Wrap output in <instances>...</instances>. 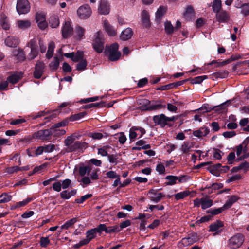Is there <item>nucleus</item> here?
Returning <instances> with one entry per match:
<instances>
[{
    "mask_svg": "<svg viewBox=\"0 0 249 249\" xmlns=\"http://www.w3.org/2000/svg\"><path fill=\"white\" fill-rule=\"evenodd\" d=\"M107 227L104 224H100L98 227L95 228L97 233H101L102 231H105L106 233Z\"/></svg>",
    "mask_w": 249,
    "mask_h": 249,
    "instance_id": "4d7b16f0",
    "label": "nucleus"
},
{
    "mask_svg": "<svg viewBox=\"0 0 249 249\" xmlns=\"http://www.w3.org/2000/svg\"><path fill=\"white\" fill-rule=\"evenodd\" d=\"M53 133L52 130L48 129L41 130L35 133L33 136V138L40 139L41 140H47L48 137Z\"/></svg>",
    "mask_w": 249,
    "mask_h": 249,
    "instance_id": "ddd939ff",
    "label": "nucleus"
},
{
    "mask_svg": "<svg viewBox=\"0 0 249 249\" xmlns=\"http://www.w3.org/2000/svg\"><path fill=\"white\" fill-rule=\"evenodd\" d=\"M193 147V145L189 142H184L180 147V150L183 153H188Z\"/></svg>",
    "mask_w": 249,
    "mask_h": 249,
    "instance_id": "f704fd0d",
    "label": "nucleus"
},
{
    "mask_svg": "<svg viewBox=\"0 0 249 249\" xmlns=\"http://www.w3.org/2000/svg\"><path fill=\"white\" fill-rule=\"evenodd\" d=\"M156 170L160 174H164L165 172V167L162 163H160L157 165Z\"/></svg>",
    "mask_w": 249,
    "mask_h": 249,
    "instance_id": "69168bd1",
    "label": "nucleus"
},
{
    "mask_svg": "<svg viewBox=\"0 0 249 249\" xmlns=\"http://www.w3.org/2000/svg\"><path fill=\"white\" fill-rule=\"evenodd\" d=\"M12 54L19 62H22L25 59V54L21 49H15L13 51Z\"/></svg>",
    "mask_w": 249,
    "mask_h": 249,
    "instance_id": "4be33fe9",
    "label": "nucleus"
},
{
    "mask_svg": "<svg viewBox=\"0 0 249 249\" xmlns=\"http://www.w3.org/2000/svg\"><path fill=\"white\" fill-rule=\"evenodd\" d=\"M16 24L18 27L22 30L26 29L31 26V22L27 20H18Z\"/></svg>",
    "mask_w": 249,
    "mask_h": 249,
    "instance_id": "c85d7f7f",
    "label": "nucleus"
},
{
    "mask_svg": "<svg viewBox=\"0 0 249 249\" xmlns=\"http://www.w3.org/2000/svg\"><path fill=\"white\" fill-rule=\"evenodd\" d=\"M238 199V197L236 196H231L229 199L226 202L225 204L223 205L226 209L231 207L232 205L235 203Z\"/></svg>",
    "mask_w": 249,
    "mask_h": 249,
    "instance_id": "473e14b6",
    "label": "nucleus"
},
{
    "mask_svg": "<svg viewBox=\"0 0 249 249\" xmlns=\"http://www.w3.org/2000/svg\"><path fill=\"white\" fill-rule=\"evenodd\" d=\"M59 65V59L57 57H54V60L50 64V67L52 70H56Z\"/></svg>",
    "mask_w": 249,
    "mask_h": 249,
    "instance_id": "8fccbe9b",
    "label": "nucleus"
},
{
    "mask_svg": "<svg viewBox=\"0 0 249 249\" xmlns=\"http://www.w3.org/2000/svg\"><path fill=\"white\" fill-rule=\"evenodd\" d=\"M207 78V76H206V75L197 76V77H195L194 78L192 79L191 80V83L192 84H200L204 79H206Z\"/></svg>",
    "mask_w": 249,
    "mask_h": 249,
    "instance_id": "49530a36",
    "label": "nucleus"
},
{
    "mask_svg": "<svg viewBox=\"0 0 249 249\" xmlns=\"http://www.w3.org/2000/svg\"><path fill=\"white\" fill-rule=\"evenodd\" d=\"M92 11L88 4H84L79 7L77 10L78 16L81 19H87L91 15Z\"/></svg>",
    "mask_w": 249,
    "mask_h": 249,
    "instance_id": "20e7f679",
    "label": "nucleus"
},
{
    "mask_svg": "<svg viewBox=\"0 0 249 249\" xmlns=\"http://www.w3.org/2000/svg\"><path fill=\"white\" fill-rule=\"evenodd\" d=\"M148 194L151 200L155 203H158L164 196L162 193H159L157 190L154 189L150 190Z\"/></svg>",
    "mask_w": 249,
    "mask_h": 249,
    "instance_id": "dca6fc26",
    "label": "nucleus"
},
{
    "mask_svg": "<svg viewBox=\"0 0 249 249\" xmlns=\"http://www.w3.org/2000/svg\"><path fill=\"white\" fill-rule=\"evenodd\" d=\"M73 33V28L69 21H66L62 29V35L64 38H68L71 36Z\"/></svg>",
    "mask_w": 249,
    "mask_h": 249,
    "instance_id": "9b49d317",
    "label": "nucleus"
},
{
    "mask_svg": "<svg viewBox=\"0 0 249 249\" xmlns=\"http://www.w3.org/2000/svg\"><path fill=\"white\" fill-rule=\"evenodd\" d=\"M59 19L56 15H53L49 19V24L52 28H56L59 25Z\"/></svg>",
    "mask_w": 249,
    "mask_h": 249,
    "instance_id": "cd10ccee",
    "label": "nucleus"
},
{
    "mask_svg": "<svg viewBox=\"0 0 249 249\" xmlns=\"http://www.w3.org/2000/svg\"><path fill=\"white\" fill-rule=\"evenodd\" d=\"M106 176L107 178L112 179L116 178L120 176L119 175H117L115 172L113 171L107 172L106 173Z\"/></svg>",
    "mask_w": 249,
    "mask_h": 249,
    "instance_id": "774afa93",
    "label": "nucleus"
},
{
    "mask_svg": "<svg viewBox=\"0 0 249 249\" xmlns=\"http://www.w3.org/2000/svg\"><path fill=\"white\" fill-rule=\"evenodd\" d=\"M30 6L27 0H18L17 1L16 9L19 14L27 13L30 10Z\"/></svg>",
    "mask_w": 249,
    "mask_h": 249,
    "instance_id": "39448f33",
    "label": "nucleus"
},
{
    "mask_svg": "<svg viewBox=\"0 0 249 249\" xmlns=\"http://www.w3.org/2000/svg\"><path fill=\"white\" fill-rule=\"evenodd\" d=\"M120 56V52H111L109 53L108 59L111 61H114L119 59Z\"/></svg>",
    "mask_w": 249,
    "mask_h": 249,
    "instance_id": "a19ab883",
    "label": "nucleus"
},
{
    "mask_svg": "<svg viewBox=\"0 0 249 249\" xmlns=\"http://www.w3.org/2000/svg\"><path fill=\"white\" fill-rule=\"evenodd\" d=\"M28 46L31 48L30 53L28 55L29 60L35 59L38 55V45L36 40L32 39L28 44Z\"/></svg>",
    "mask_w": 249,
    "mask_h": 249,
    "instance_id": "6e6552de",
    "label": "nucleus"
},
{
    "mask_svg": "<svg viewBox=\"0 0 249 249\" xmlns=\"http://www.w3.org/2000/svg\"><path fill=\"white\" fill-rule=\"evenodd\" d=\"M103 29L109 36H114L117 35V30L107 19L103 21Z\"/></svg>",
    "mask_w": 249,
    "mask_h": 249,
    "instance_id": "1a4fd4ad",
    "label": "nucleus"
},
{
    "mask_svg": "<svg viewBox=\"0 0 249 249\" xmlns=\"http://www.w3.org/2000/svg\"><path fill=\"white\" fill-rule=\"evenodd\" d=\"M45 65L43 62L38 61L35 66L34 77L36 78H40L44 71Z\"/></svg>",
    "mask_w": 249,
    "mask_h": 249,
    "instance_id": "4468645a",
    "label": "nucleus"
},
{
    "mask_svg": "<svg viewBox=\"0 0 249 249\" xmlns=\"http://www.w3.org/2000/svg\"><path fill=\"white\" fill-rule=\"evenodd\" d=\"M201 202V208L202 209H207L213 205V200L207 198H202Z\"/></svg>",
    "mask_w": 249,
    "mask_h": 249,
    "instance_id": "e433bc0d",
    "label": "nucleus"
},
{
    "mask_svg": "<svg viewBox=\"0 0 249 249\" xmlns=\"http://www.w3.org/2000/svg\"><path fill=\"white\" fill-rule=\"evenodd\" d=\"M22 74L20 73H15L7 78V81L13 84L17 83L19 80L21 78Z\"/></svg>",
    "mask_w": 249,
    "mask_h": 249,
    "instance_id": "7c9ffc66",
    "label": "nucleus"
},
{
    "mask_svg": "<svg viewBox=\"0 0 249 249\" xmlns=\"http://www.w3.org/2000/svg\"><path fill=\"white\" fill-rule=\"evenodd\" d=\"M167 10V7L164 6H160L157 9L156 14L155 17L157 20H160L164 14L166 13Z\"/></svg>",
    "mask_w": 249,
    "mask_h": 249,
    "instance_id": "c756f323",
    "label": "nucleus"
},
{
    "mask_svg": "<svg viewBox=\"0 0 249 249\" xmlns=\"http://www.w3.org/2000/svg\"><path fill=\"white\" fill-rule=\"evenodd\" d=\"M216 19L219 22H226L230 18L228 13L224 10L220 11L216 13Z\"/></svg>",
    "mask_w": 249,
    "mask_h": 249,
    "instance_id": "f3484780",
    "label": "nucleus"
},
{
    "mask_svg": "<svg viewBox=\"0 0 249 249\" xmlns=\"http://www.w3.org/2000/svg\"><path fill=\"white\" fill-rule=\"evenodd\" d=\"M55 48V44L53 42L51 41L49 43L48 48L46 53V57L48 59H50L52 57L54 49Z\"/></svg>",
    "mask_w": 249,
    "mask_h": 249,
    "instance_id": "72a5a7b5",
    "label": "nucleus"
},
{
    "mask_svg": "<svg viewBox=\"0 0 249 249\" xmlns=\"http://www.w3.org/2000/svg\"><path fill=\"white\" fill-rule=\"evenodd\" d=\"M212 9L213 12L216 13L221 11L222 3L221 0H213L212 3Z\"/></svg>",
    "mask_w": 249,
    "mask_h": 249,
    "instance_id": "2f4dec72",
    "label": "nucleus"
},
{
    "mask_svg": "<svg viewBox=\"0 0 249 249\" xmlns=\"http://www.w3.org/2000/svg\"><path fill=\"white\" fill-rule=\"evenodd\" d=\"M11 199V196L6 193H3L0 196V203L7 202Z\"/></svg>",
    "mask_w": 249,
    "mask_h": 249,
    "instance_id": "09e8293b",
    "label": "nucleus"
},
{
    "mask_svg": "<svg viewBox=\"0 0 249 249\" xmlns=\"http://www.w3.org/2000/svg\"><path fill=\"white\" fill-rule=\"evenodd\" d=\"M236 171L239 170H243L244 171H247L249 169V163L247 162H244L241 163L239 166L234 168Z\"/></svg>",
    "mask_w": 249,
    "mask_h": 249,
    "instance_id": "a18cd8bd",
    "label": "nucleus"
},
{
    "mask_svg": "<svg viewBox=\"0 0 249 249\" xmlns=\"http://www.w3.org/2000/svg\"><path fill=\"white\" fill-rule=\"evenodd\" d=\"M92 169V166L90 164H88L87 165H81L78 169L79 174L80 176L84 177L86 174H89Z\"/></svg>",
    "mask_w": 249,
    "mask_h": 249,
    "instance_id": "a211bd4d",
    "label": "nucleus"
},
{
    "mask_svg": "<svg viewBox=\"0 0 249 249\" xmlns=\"http://www.w3.org/2000/svg\"><path fill=\"white\" fill-rule=\"evenodd\" d=\"M209 132L208 127H201L199 129L195 130L193 132L194 136L200 138L206 136Z\"/></svg>",
    "mask_w": 249,
    "mask_h": 249,
    "instance_id": "5701e85b",
    "label": "nucleus"
},
{
    "mask_svg": "<svg viewBox=\"0 0 249 249\" xmlns=\"http://www.w3.org/2000/svg\"><path fill=\"white\" fill-rule=\"evenodd\" d=\"M50 243L49 237H41L40 239V245L42 248H46Z\"/></svg>",
    "mask_w": 249,
    "mask_h": 249,
    "instance_id": "c03bdc74",
    "label": "nucleus"
},
{
    "mask_svg": "<svg viewBox=\"0 0 249 249\" xmlns=\"http://www.w3.org/2000/svg\"><path fill=\"white\" fill-rule=\"evenodd\" d=\"M164 29L167 34L170 35L173 33L175 29L170 21H166L164 23Z\"/></svg>",
    "mask_w": 249,
    "mask_h": 249,
    "instance_id": "4c0bfd02",
    "label": "nucleus"
},
{
    "mask_svg": "<svg viewBox=\"0 0 249 249\" xmlns=\"http://www.w3.org/2000/svg\"><path fill=\"white\" fill-rule=\"evenodd\" d=\"M0 25L5 30H8L10 28L9 20L4 14L0 15Z\"/></svg>",
    "mask_w": 249,
    "mask_h": 249,
    "instance_id": "412c9836",
    "label": "nucleus"
},
{
    "mask_svg": "<svg viewBox=\"0 0 249 249\" xmlns=\"http://www.w3.org/2000/svg\"><path fill=\"white\" fill-rule=\"evenodd\" d=\"M226 208L223 206L222 207L219 208L214 210H210L208 211V213H211L212 215H216L221 213L223 211L225 210Z\"/></svg>",
    "mask_w": 249,
    "mask_h": 249,
    "instance_id": "bf43d9fd",
    "label": "nucleus"
},
{
    "mask_svg": "<svg viewBox=\"0 0 249 249\" xmlns=\"http://www.w3.org/2000/svg\"><path fill=\"white\" fill-rule=\"evenodd\" d=\"M197 239L193 238V236H189L182 239L179 244L183 247H187L191 245H192L194 243L197 241Z\"/></svg>",
    "mask_w": 249,
    "mask_h": 249,
    "instance_id": "a878e982",
    "label": "nucleus"
},
{
    "mask_svg": "<svg viewBox=\"0 0 249 249\" xmlns=\"http://www.w3.org/2000/svg\"><path fill=\"white\" fill-rule=\"evenodd\" d=\"M241 13L244 16L249 15V3L244 4L242 5Z\"/></svg>",
    "mask_w": 249,
    "mask_h": 249,
    "instance_id": "13d9d810",
    "label": "nucleus"
},
{
    "mask_svg": "<svg viewBox=\"0 0 249 249\" xmlns=\"http://www.w3.org/2000/svg\"><path fill=\"white\" fill-rule=\"evenodd\" d=\"M120 229L117 225L109 226L107 228L106 233L111 234L120 231Z\"/></svg>",
    "mask_w": 249,
    "mask_h": 249,
    "instance_id": "37998d69",
    "label": "nucleus"
},
{
    "mask_svg": "<svg viewBox=\"0 0 249 249\" xmlns=\"http://www.w3.org/2000/svg\"><path fill=\"white\" fill-rule=\"evenodd\" d=\"M18 39L17 37L14 36H8L5 39V45L9 47H15L18 44Z\"/></svg>",
    "mask_w": 249,
    "mask_h": 249,
    "instance_id": "6ab92c4d",
    "label": "nucleus"
},
{
    "mask_svg": "<svg viewBox=\"0 0 249 249\" xmlns=\"http://www.w3.org/2000/svg\"><path fill=\"white\" fill-rule=\"evenodd\" d=\"M71 180L69 179H65L61 181V187L63 189H67L71 184Z\"/></svg>",
    "mask_w": 249,
    "mask_h": 249,
    "instance_id": "0e129e2a",
    "label": "nucleus"
},
{
    "mask_svg": "<svg viewBox=\"0 0 249 249\" xmlns=\"http://www.w3.org/2000/svg\"><path fill=\"white\" fill-rule=\"evenodd\" d=\"M91 196V194H86L83 196H82L80 198L75 199V201L77 203L81 204L83 203L86 200L90 198Z\"/></svg>",
    "mask_w": 249,
    "mask_h": 249,
    "instance_id": "864d4df0",
    "label": "nucleus"
},
{
    "mask_svg": "<svg viewBox=\"0 0 249 249\" xmlns=\"http://www.w3.org/2000/svg\"><path fill=\"white\" fill-rule=\"evenodd\" d=\"M36 19L40 29L44 30L47 27L48 24L46 20L45 15L43 13H37Z\"/></svg>",
    "mask_w": 249,
    "mask_h": 249,
    "instance_id": "9d476101",
    "label": "nucleus"
},
{
    "mask_svg": "<svg viewBox=\"0 0 249 249\" xmlns=\"http://www.w3.org/2000/svg\"><path fill=\"white\" fill-rule=\"evenodd\" d=\"M165 178H166V179H167L168 181V182L167 183L168 185H173L176 183V181L177 180H178L179 182H182L183 178V177L178 178L177 176L169 175V176H167Z\"/></svg>",
    "mask_w": 249,
    "mask_h": 249,
    "instance_id": "bb28decb",
    "label": "nucleus"
},
{
    "mask_svg": "<svg viewBox=\"0 0 249 249\" xmlns=\"http://www.w3.org/2000/svg\"><path fill=\"white\" fill-rule=\"evenodd\" d=\"M21 171V168L18 166L7 167L6 169V172L8 174H13L18 171Z\"/></svg>",
    "mask_w": 249,
    "mask_h": 249,
    "instance_id": "3c124183",
    "label": "nucleus"
},
{
    "mask_svg": "<svg viewBox=\"0 0 249 249\" xmlns=\"http://www.w3.org/2000/svg\"><path fill=\"white\" fill-rule=\"evenodd\" d=\"M75 34L77 38L81 40L84 36L85 30L80 26H77L75 28Z\"/></svg>",
    "mask_w": 249,
    "mask_h": 249,
    "instance_id": "58836bf2",
    "label": "nucleus"
},
{
    "mask_svg": "<svg viewBox=\"0 0 249 249\" xmlns=\"http://www.w3.org/2000/svg\"><path fill=\"white\" fill-rule=\"evenodd\" d=\"M110 10V5L107 0H100L98 7L99 14L103 15L109 14Z\"/></svg>",
    "mask_w": 249,
    "mask_h": 249,
    "instance_id": "0eeeda50",
    "label": "nucleus"
},
{
    "mask_svg": "<svg viewBox=\"0 0 249 249\" xmlns=\"http://www.w3.org/2000/svg\"><path fill=\"white\" fill-rule=\"evenodd\" d=\"M74 138L72 136H69L65 140V144L69 149L73 142Z\"/></svg>",
    "mask_w": 249,
    "mask_h": 249,
    "instance_id": "e2e57ef3",
    "label": "nucleus"
},
{
    "mask_svg": "<svg viewBox=\"0 0 249 249\" xmlns=\"http://www.w3.org/2000/svg\"><path fill=\"white\" fill-rule=\"evenodd\" d=\"M141 20L142 25L146 28H149L151 26L150 21V15L146 10H143L141 12Z\"/></svg>",
    "mask_w": 249,
    "mask_h": 249,
    "instance_id": "f8f14e48",
    "label": "nucleus"
},
{
    "mask_svg": "<svg viewBox=\"0 0 249 249\" xmlns=\"http://www.w3.org/2000/svg\"><path fill=\"white\" fill-rule=\"evenodd\" d=\"M175 119V118L174 116L168 117L163 114H161L160 115L154 116L153 120L155 123L159 125H160L162 126H164L168 122L173 121Z\"/></svg>",
    "mask_w": 249,
    "mask_h": 249,
    "instance_id": "423d86ee",
    "label": "nucleus"
},
{
    "mask_svg": "<svg viewBox=\"0 0 249 249\" xmlns=\"http://www.w3.org/2000/svg\"><path fill=\"white\" fill-rule=\"evenodd\" d=\"M244 241V236L241 233L231 237L228 241V246L230 249H236L240 248Z\"/></svg>",
    "mask_w": 249,
    "mask_h": 249,
    "instance_id": "f03ea898",
    "label": "nucleus"
},
{
    "mask_svg": "<svg viewBox=\"0 0 249 249\" xmlns=\"http://www.w3.org/2000/svg\"><path fill=\"white\" fill-rule=\"evenodd\" d=\"M137 131H140L141 135L139 138L142 137L145 133V130L144 128L140 127H132L129 130V138L130 140H134L139 134Z\"/></svg>",
    "mask_w": 249,
    "mask_h": 249,
    "instance_id": "2eb2a0df",
    "label": "nucleus"
},
{
    "mask_svg": "<svg viewBox=\"0 0 249 249\" xmlns=\"http://www.w3.org/2000/svg\"><path fill=\"white\" fill-rule=\"evenodd\" d=\"M89 136L94 139L100 140L103 137V135L101 133L95 132L90 133Z\"/></svg>",
    "mask_w": 249,
    "mask_h": 249,
    "instance_id": "338daca9",
    "label": "nucleus"
},
{
    "mask_svg": "<svg viewBox=\"0 0 249 249\" xmlns=\"http://www.w3.org/2000/svg\"><path fill=\"white\" fill-rule=\"evenodd\" d=\"M246 146L243 144V143L240 144L236 147V154L237 156H239L242 152L245 153L247 151Z\"/></svg>",
    "mask_w": 249,
    "mask_h": 249,
    "instance_id": "603ef678",
    "label": "nucleus"
},
{
    "mask_svg": "<svg viewBox=\"0 0 249 249\" xmlns=\"http://www.w3.org/2000/svg\"><path fill=\"white\" fill-rule=\"evenodd\" d=\"M166 106L164 105H162L160 103H157L154 105H152L146 107L145 109L147 110H157V109H164L165 108Z\"/></svg>",
    "mask_w": 249,
    "mask_h": 249,
    "instance_id": "ea45409f",
    "label": "nucleus"
},
{
    "mask_svg": "<svg viewBox=\"0 0 249 249\" xmlns=\"http://www.w3.org/2000/svg\"><path fill=\"white\" fill-rule=\"evenodd\" d=\"M94 39L92 44L94 50L98 53L102 52L104 49L103 34L101 31L97 32L94 35Z\"/></svg>",
    "mask_w": 249,
    "mask_h": 249,
    "instance_id": "7ed1b4c3",
    "label": "nucleus"
},
{
    "mask_svg": "<svg viewBox=\"0 0 249 249\" xmlns=\"http://www.w3.org/2000/svg\"><path fill=\"white\" fill-rule=\"evenodd\" d=\"M133 33L132 29L127 28L121 32L120 36V39L122 40H127L131 38Z\"/></svg>",
    "mask_w": 249,
    "mask_h": 249,
    "instance_id": "aec40b11",
    "label": "nucleus"
},
{
    "mask_svg": "<svg viewBox=\"0 0 249 249\" xmlns=\"http://www.w3.org/2000/svg\"><path fill=\"white\" fill-rule=\"evenodd\" d=\"M61 180L55 182L53 184V188L55 191L60 192L61 190Z\"/></svg>",
    "mask_w": 249,
    "mask_h": 249,
    "instance_id": "052dcab7",
    "label": "nucleus"
},
{
    "mask_svg": "<svg viewBox=\"0 0 249 249\" xmlns=\"http://www.w3.org/2000/svg\"><path fill=\"white\" fill-rule=\"evenodd\" d=\"M100 170L97 168H93L89 173L90 177L85 176L83 177L80 181L81 185L83 188L86 187L91 183V180H97L99 178V174Z\"/></svg>",
    "mask_w": 249,
    "mask_h": 249,
    "instance_id": "f257e3e1",
    "label": "nucleus"
},
{
    "mask_svg": "<svg viewBox=\"0 0 249 249\" xmlns=\"http://www.w3.org/2000/svg\"><path fill=\"white\" fill-rule=\"evenodd\" d=\"M228 72L225 71H218L213 73V75L216 78H224L227 76Z\"/></svg>",
    "mask_w": 249,
    "mask_h": 249,
    "instance_id": "6e6d98bb",
    "label": "nucleus"
},
{
    "mask_svg": "<svg viewBox=\"0 0 249 249\" xmlns=\"http://www.w3.org/2000/svg\"><path fill=\"white\" fill-rule=\"evenodd\" d=\"M77 221V220L76 218H73L69 220H68L61 226V229L62 230H67L71 227L74 224H75Z\"/></svg>",
    "mask_w": 249,
    "mask_h": 249,
    "instance_id": "c9c22d12",
    "label": "nucleus"
},
{
    "mask_svg": "<svg viewBox=\"0 0 249 249\" xmlns=\"http://www.w3.org/2000/svg\"><path fill=\"white\" fill-rule=\"evenodd\" d=\"M97 233L94 228L88 230L86 233V238L83 239V240L86 241V243L88 244L92 239L96 237Z\"/></svg>",
    "mask_w": 249,
    "mask_h": 249,
    "instance_id": "393cba45",
    "label": "nucleus"
},
{
    "mask_svg": "<svg viewBox=\"0 0 249 249\" xmlns=\"http://www.w3.org/2000/svg\"><path fill=\"white\" fill-rule=\"evenodd\" d=\"M87 63L85 60L82 59L77 65V70L82 71L86 69Z\"/></svg>",
    "mask_w": 249,
    "mask_h": 249,
    "instance_id": "de8ad7c7",
    "label": "nucleus"
},
{
    "mask_svg": "<svg viewBox=\"0 0 249 249\" xmlns=\"http://www.w3.org/2000/svg\"><path fill=\"white\" fill-rule=\"evenodd\" d=\"M82 146V143L79 142H73L72 145L69 148V150L71 151H74L76 149H79Z\"/></svg>",
    "mask_w": 249,
    "mask_h": 249,
    "instance_id": "5fc2aeb1",
    "label": "nucleus"
},
{
    "mask_svg": "<svg viewBox=\"0 0 249 249\" xmlns=\"http://www.w3.org/2000/svg\"><path fill=\"white\" fill-rule=\"evenodd\" d=\"M99 99L98 96H95L93 97H90L88 98H85L83 99H82L80 101L82 103H87L89 102H92L95 101H97Z\"/></svg>",
    "mask_w": 249,
    "mask_h": 249,
    "instance_id": "680f3d73",
    "label": "nucleus"
},
{
    "mask_svg": "<svg viewBox=\"0 0 249 249\" xmlns=\"http://www.w3.org/2000/svg\"><path fill=\"white\" fill-rule=\"evenodd\" d=\"M223 223L220 221H217L214 222L213 224H212L210 226V231L212 232H216V233H214V235L220 232V231L219 230V228L223 227Z\"/></svg>",
    "mask_w": 249,
    "mask_h": 249,
    "instance_id": "b1692460",
    "label": "nucleus"
},
{
    "mask_svg": "<svg viewBox=\"0 0 249 249\" xmlns=\"http://www.w3.org/2000/svg\"><path fill=\"white\" fill-rule=\"evenodd\" d=\"M190 193L189 191L180 192L175 195V198L176 200L182 199L187 196Z\"/></svg>",
    "mask_w": 249,
    "mask_h": 249,
    "instance_id": "79ce46f5",
    "label": "nucleus"
}]
</instances>
